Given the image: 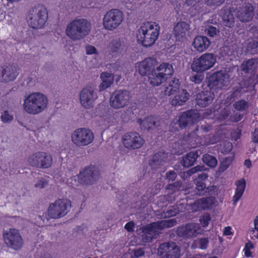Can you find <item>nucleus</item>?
Masks as SVG:
<instances>
[{
  "mask_svg": "<svg viewBox=\"0 0 258 258\" xmlns=\"http://www.w3.org/2000/svg\"><path fill=\"white\" fill-rule=\"evenodd\" d=\"M3 238L6 245L14 250L21 249L23 245V239L19 230L10 228L3 233Z\"/></svg>",
  "mask_w": 258,
  "mask_h": 258,
  "instance_id": "13",
  "label": "nucleus"
},
{
  "mask_svg": "<svg viewBox=\"0 0 258 258\" xmlns=\"http://www.w3.org/2000/svg\"><path fill=\"white\" fill-rule=\"evenodd\" d=\"M177 177L176 173L173 170H170L166 172V177L168 181H173L175 180Z\"/></svg>",
  "mask_w": 258,
  "mask_h": 258,
  "instance_id": "58",
  "label": "nucleus"
},
{
  "mask_svg": "<svg viewBox=\"0 0 258 258\" xmlns=\"http://www.w3.org/2000/svg\"><path fill=\"white\" fill-rule=\"evenodd\" d=\"M210 220V215L208 213H206L200 217L199 221L202 226L205 227L208 225Z\"/></svg>",
  "mask_w": 258,
  "mask_h": 258,
  "instance_id": "52",
  "label": "nucleus"
},
{
  "mask_svg": "<svg viewBox=\"0 0 258 258\" xmlns=\"http://www.w3.org/2000/svg\"><path fill=\"white\" fill-rule=\"evenodd\" d=\"M202 160L205 164L212 168L215 167L217 165V160L216 157L209 154L203 155Z\"/></svg>",
  "mask_w": 258,
  "mask_h": 258,
  "instance_id": "44",
  "label": "nucleus"
},
{
  "mask_svg": "<svg viewBox=\"0 0 258 258\" xmlns=\"http://www.w3.org/2000/svg\"><path fill=\"white\" fill-rule=\"evenodd\" d=\"M182 182L181 181H176L173 183L168 184L166 187V189L171 191V193H175V195L178 196L182 192L181 189Z\"/></svg>",
  "mask_w": 258,
  "mask_h": 258,
  "instance_id": "43",
  "label": "nucleus"
},
{
  "mask_svg": "<svg viewBox=\"0 0 258 258\" xmlns=\"http://www.w3.org/2000/svg\"><path fill=\"white\" fill-rule=\"evenodd\" d=\"M200 117V113L196 109H189L183 112L178 117L176 120L179 127L180 129L185 128L188 125L192 130L190 132H187L188 141H190L192 139L196 138L197 133L199 130V126L196 124Z\"/></svg>",
  "mask_w": 258,
  "mask_h": 258,
  "instance_id": "3",
  "label": "nucleus"
},
{
  "mask_svg": "<svg viewBox=\"0 0 258 258\" xmlns=\"http://www.w3.org/2000/svg\"><path fill=\"white\" fill-rule=\"evenodd\" d=\"M254 8L249 3H245L238 10L237 17L242 22L250 21L254 16Z\"/></svg>",
  "mask_w": 258,
  "mask_h": 258,
  "instance_id": "21",
  "label": "nucleus"
},
{
  "mask_svg": "<svg viewBox=\"0 0 258 258\" xmlns=\"http://www.w3.org/2000/svg\"><path fill=\"white\" fill-rule=\"evenodd\" d=\"M135 223L133 221H130L126 223L124 226L125 230L129 232L134 231Z\"/></svg>",
  "mask_w": 258,
  "mask_h": 258,
  "instance_id": "61",
  "label": "nucleus"
},
{
  "mask_svg": "<svg viewBox=\"0 0 258 258\" xmlns=\"http://www.w3.org/2000/svg\"><path fill=\"white\" fill-rule=\"evenodd\" d=\"M28 22L33 29H40L44 27L48 19L46 8L38 4L31 8L28 12Z\"/></svg>",
  "mask_w": 258,
  "mask_h": 258,
  "instance_id": "5",
  "label": "nucleus"
},
{
  "mask_svg": "<svg viewBox=\"0 0 258 258\" xmlns=\"http://www.w3.org/2000/svg\"><path fill=\"white\" fill-rule=\"evenodd\" d=\"M91 28V23L87 20L75 19L68 24L66 34L73 41L80 40L89 34Z\"/></svg>",
  "mask_w": 258,
  "mask_h": 258,
  "instance_id": "1",
  "label": "nucleus"
},
{
  "mask_svg": "<svg viewBox=\"0 0 258 258\" xmlns=\"http://www.w3.org/2000/svg\"><path fill=\"white\" fill-rule=\"evenodd\" d=\"M71 208V203L66 199H59L49 205L47 210L50 219H59L66 216Z\"/></svg>",
  "mask_w": 258,
  "mask_h": 258,
  "instance_id": "7",
  "label": "nucleus"
},
{
  "mask_svg": "<svg viewBox=\"0 0 258 258\" xmlns=\"http://www.w3.org/2000/svg\"><path fill=\"white\" fill-rule=\"evenodd\" d=\"M204 76L200 73H197L196 75L190 77V80L196 84H200L204 80Z\"/></svg>",
  "mask_w": 258,
  "mask_h": 258,
  "instance_id": "50",
  "label": "nucleus"
},
{
  "mask_svg": "<svg viewBox=\"0 0 258 258\" xmlns=\"http://www.w3.org/2000/svg\"><path fill=\"white\" fill-rule=\"evenodd\" d=\"M208 177L207 173L202 172L198 174L197 177L194 179L196 188L198 190L197 194L200 195H204L206 188V181Z\"/></svg>",
  "mask_w": 258,
  "mask_h": 258,
  "instance_id": "28",
  "label": "nucleus"
},
{
  "mask_svg": "<svg viewBox=\"0 0 258 258\" xmlns=\"http://www.w3.org/2000/svg\"><path fill=\"white\" fill-rule=\"evenodd\" d=\"M224 25L227 27L232 28L235 24L233 15L229 11H226L222 16Z\"/></svg>",
  "mask_w": 258,
  "mask_h": 258,
  "instance_id": "42",
  "label": "nucleus"
},
{
  "mask_svg": "<svg viewBox=\"0 0 258 258\" xmlns=\"http://www.w3.org/2000/svg\"><path fill=\"white\" fill-rule=\"evenodd\" d=\"M254 229L252 230L251 238L258 239V215L254 220Z\"/></svg>",
  "mask_w": 258,
  "mask_h": 258,
  "instance_id": "56",
  "label": "nucleus"
},
{
  "mask_svg": "<svg viewBox=\"0 0 258 258\" xmlns=\"http://www.w3.org/2000/svg\"><path fill=\"white\" fill-rule=\"evenodd\" d=\"M124 146L131 150L141 148L145 143V141L137 132H131L125 133L122 139Z\"/></svg>",
  "mask_w": 258,
  "mask_h": 258,
  "instance_id": "16",
  "label": "nucleus"
},
{
  "mask_svg": "<svg viewBox=\"0 0 258 258\" xmlns=\"http://www.w3.org/2000/svg\"><path fill=\"white\" fill-rule=\"evenodd\" d=\"M148 80L150 84L153 86H158L166 81L161 73L156 71V69L151 71L148 76Z\"/></svg>",
  "mask_w": 258,
  "mask_h": 258,
  "instance_id": "31",
  "label": "nucleus"
},
{
  "mask_svg": "<svg viewBox=\"0 0 258 258\" xmlns=\"http://www.w3.org/2000/svg\"><path fill=\"white\" fill-rule=\"evenodd\" d=\"M141 230L143 234L149 235V237L147 239V241L148 242L151 241L154 235H155L157 232L154 222L142 226L141 228Z\"/></svg>",
  "mask_w": 258,
  "mask_h": 258,
  "instance_id": "36",
  "label": "nucleus"
},
{
  "mask_svg": "<svg viewBox=\"0 0 258 258\" xmlns=\"http://www.w3.org/2000/svg\"><path fill=\"white\" fill-rule=\"evenodd\" d=\"M210 40L206 36L198 35L194 39L192 46L199 52L207 50L211 44Z\"/></svg>",
  "mask_w": 258,
  "mask_h": 258,
  "instance_id": "26",
  "label": "nucleus"
},
{
  "mask_svg": "<svg viewBox=\"0 0 258 258\" xmlns=\"http://www.w3.org/2000/svg\"><path fill=\"white\" fill-rule=\"evenodd\" d=\"M157 254L161 258H180L181 250L174 242H163L158 247Z\"/></svg>",
  "mask_w": 258,
  "mask_h": 258,
  "instance_id": "14",
  "label": "nucleus"
},
{
  "mask_svg": "<svg viewBox=\"0 0 258 258\" xmlns=\"http://www.w3.org/2000/svg\"><path fill=\"white\" fill-rule=\"evenodd\" d=\"M20 68L15 64L4 65L2 67L1 77L2 82H9L14 81L19 74Z\"/></svg>",
  "mask_w": 258,
  "mask_h": 258,
  "instance_id": "19",
  "label": "nucleus"
},
{
  "mask_svg": "<svg viewBox=\"0 0 258 258\" xmlns=\"http://www.w3.org/2000/svg\"><path fill=\"white\" fill-rule=\"evenodd\" d=\"M249 32L252 34L254 37H258V23L251 26Z\"/></svg>",
  "mask_w": 258,
  "mask_h": 258,
  "instance_id": "63",
  "label": "nucleus"
},
{
  "mask_svg": "<svg viewBox=\"0 0 258 258\" xmlns=\"http://www.w3.org/2000/svg\"><path fill=\"white\" fill-rule=\"evenodd\" d=\"M252 141L254 143H258V128H255L252 132Z\"/></svg>",
  "mask_w": 258,
  "mask_h": 258,
  "instance_id": "64",
  "label": "nucleus"
},
{
  "mask_svg": "<svg viewBox=\"0 0 258 258\" xmlns=\"http://www.w3.org/2000/svg\"><path fill=\"white\" fill-rule=\"evenodd\" d=\"M201 154L202 152L200 150L189 152L182 157V165L184 167H189L192 166Z\"/></svg>",
  "mask_w": 258,
  "mask_h": 258,
  "instance_id": "29",
  "label": "nucleus"
},
{
  "mask_svg": "<svg viewBox=\"0 0 258 258\" xmlns=\"http://www.w3.org/2000/svg\"><path fill=\"white\" fill-rule=\"evenodd\" d=\"M216 62V56L212 53H205L197 58H194L190 66L196 73H203L212 68Z\"/></svg>",
  "mask_w": 258,
  "mask_h": 258,
  "instance_id": "8",
  "label": "nucleus"
},
{
  "mask_svg": "<svg viewBox=\"0 0 258 258\" xmlns=\"http://www.w3.org/2000/svg\"><path fill=\"white\" fill-rule=\"evenodd\" d=\"M225 0H205V4L213 9L221 6Z\"/></svg>",
  "mask_w": 258,
  "mask_h": 258,
  "instance_id": "48",
  "label": "nucleus"
},
{
  "mask_svg": "<svg viewBox=\"0 0 258 258\" xmlns=\"http://www.w3.org/2000/svg\"><path fill=\"white\" fill-rule=\"evenodd\" d=\"M109 52L112 56H115L119 54L123 50V46L121 41L118 40H113L109 46Z\"/></svg>",
  "mask_w": 258,
  "mask_h": 258,
  "instance_id": "38",
  "label": "nucleus"
},
{
  "mask_svg": "<svg viewBox=\"0 0 258 258\" xmlns=\"http://www.w3.org/2000/svg\"><path fill=\"white\" fill-rule=\"evenodd\" d=\"M123 14L117 9L107 11L103 18V26L105 29L112 31L117 28L122 22Z\"/></svg>",
  "mask_w": 258,
  "mask_h": 258,
  "instance_id": "10",
  "label": "nucleus"
},
{
  "mask_svg": "<svg viewBox=\"0 0 258 258\" xmlns=\"http://www.w3.org/2000/svg\"><path fill=\"white\" fill-rule=\"evenodd\" d=\"M204 169V166L198 165L188 170L186 173L188 176H191L198 171H203Z\"/></svg>",
  "mask_w": 258,
  "mask_h": 258,
  "instance_id": "55",
  "label": "nucleus"
},
{
  "mask_svg": "<svg viewBox=\"0 0 258 258\" xmlns=\"http://www.w3.org/2000/svg\"><path fill=\"white\" fill-rule=\"evenodd\" d=\"M202 0H185V3L187 6H191V9H194L198 13L203 12L201 5H203Z\"/></svg>",
  "mask_w": 258,
  "mask_h": 258,
  "instance_id": "46",
  "label": "nucleus"
},
{
  "mask_svg": "<svg viewBox=\"0 0 258 258\" xmlns=\"http://www.w3.org/2000/svg\"><path fill=\"white\" fill-rule=\"evenodd\" d=\"M209 240L208 237H201L195 240L191 244V248L206 249L208 247Z\"/></svg>",
  "mask_w": 258,
  "mask_h": 258,
  "instance_id": "40",
  "label": "nucleus"
},
{
  "mask_svg": "<svg viewBox=\"0 0 258 258\" xmlns=\"http://www.w3.org/2000/svg\"><path fill=\"white\" fill-rule=\"evenodd\" d=\"M157 62L156 59L152 57H147L139 63L138 69L139 74L142 76H146L151 73Z\"/></svg>",
  "mask_w": 258,
  "mask_h": 258,
  "instance_id": "23",
  "label": "nucleus"
},
{
  "mask_svg": "<svg viewBox=\"0 0 258 258\" xmlns=\"http://www.w3.org/2000/svg\"><path fill=\"white\" fill-rule=\"evenodd\" d=\"M167 155L164 152L155 153L149 161V165L152 169H157L166 161Z\"/></svg>",
  "mask_w": 258,
  "mask_h": 258,
  "instance_id": "27",
  "label": "nucleus"
},
{
  "mask_svg": "<svg viewBox=\"0 0 258 258\" xmlns=\"http://www.w3.org/2000/svg\"><path fill=\"white\" fill-rule=\"evenodd\" d=\"M213 200L211 197L202 198L190 204V209L192 212L209 209L214 204Z\"/></svg>",
  "mask_w": 258,
  "mask_h": 258,
  "instance_id": "24",
  "label": "nucleus"
},
{
  "mask_svg": "<svg viewBox=\"0 0 258 258\" xmlns=\"http://www.w3.org/2000/svg\"><path fill=\"white\" fill-rule=\"evenodd\" d=\"M156 71L163 76L164 79L166 80L168 78L170 77L174 73L173 68L171 64L168 62H163L161 63L156 68Z\"/></svg>",
  "mask_w": 258,
  "mask_h": 258,
  "instance_id": "33",
  "label": "nucleus"
},
{
  "mask_svg": "<svg viewBox=\"0 0 258 258\" xmlns=\"http://www.w3.org/2000/svg\"><path fill=\"white\" fill-rule=\"evenodd\" d=\"M27 162L32 167L47 169L51 166L53 161L52 156L48 153L38 151L30 155Z\"/></svg>",
  "mask_w": 258,
  "mask_h": 258,
  "instance_id": "9",
  "label": "nucleus"
},
{
  "mask_svg": "<svg viewBox=\"0 0 258 258\" xmlns=\"http://www.w3.org/2000/svg\"><path fill=\"white\" fill-rule=\"evenodd\" d=\"M130 98V93L128 91L115 90L110 97V105L116 109L123 108L129 104Z\"/></svg>",
  "mask_w": 258,
  "mask_h": 258,
  "instance_id": "15",
  "label": "nucleus"
},
{
  "mask_svg": "<svg viewBox=\"0 0 258 258\" xmlns=\"http://www.w3.org/2000/svg\"><path fill=\"white\" fill-rule=\"evenodd\" d=\"M201 227L199 224L189 222L179 226L176 231L178 236L184 239H191L196 237L200 233Z\"/></svg>",
  "mask_w": 258,
  "mask_h": 258,
  "instance_id": "17",
  "label": "nucleus"
},
{
  "mask_svg": "<svg viewBox=\"0 0 258 258\" xmlns=\"http://www.w3.org/2000/svg\"><path fill=\"white\" fill-rule=\"evenodd\" d=\"M229 77L222 71H217L211 75L208 79L207 86L211 91L217 92L229 83Z\"/></svg>",
  "mask_w": 258,
  "mask_h": 258,
  "instance_id": "11",
  "label": "nucleus"
},
{
  "mask_svg": "<svg viewBox=\"0 0 258 258\" xmlns=\"http://www.w3.org/2000/svg\"><path fill=\"white\" fill-rule=\"evenodd\" d=\"M177 195L175 193H170L164 196V200L168 202L169 203H172L176 200Z\"/></svg>",
  "mask_w": 258,
  "mask_h": 258,
  "instance_id": "57",
  "label": "nucleus"
},
{
  "mask_svg": "<svg viewBox=\"0 0 258 258\" xmlns=\"http://www.w3.org/2000/svg\"><path fill=\"white\" fill-rule=\"evenodd\" d=\"M231 160L229 158H226L222 162L220 165V168L225 170L228 168L231 164Z\"/></svg>",
  "mask_w": 258,
  "mask_h": 258,
  "instance_id": "60",
  "label": "nucleus"
},
{
  "mask_svg": "<svg viewBox=\"0 0 258 258\" xmlns=\"http://www.w3.org/2000/svg\"><path fill=\"white\" fill-rule=\"evenodd\" d=\"M241 90V87H238L233 90L232 91L230 92V94L227 97V99H228L231 102H233L236 98L240 96Z\"/></svg>",
  "mask_w": 258,
  "mask_h": 258,
  "instance_id": "49",
  "label": "nucleus"
},
{
  "mask_svg": "<svg viewBox=\"0 0 258 258\" xmlns=\"http://www.w3.org/2000/svg\"><path fill=\"white\" fill-rule=\"evenodd\" d=\"M190 25L185 22L180 21L174 26L173 31L175 37L179 41L185 39L189 33Z\"/></svg>",
  "mask_w": 258,
  "mask_h": 258,
  "instance_id": "25",
  "label": "nucleus"
},
{
  "mask_svg": "<svg viewBox=\"0 0 258 258\" xmlns=\"http://www.w3.org/2000/svg\"><path fill=\"white\" fill-rule=\"evenodd\" d=\"M256 66V60L254 58H250L243 61L241 65V70L245 73L252 72Z\"/></svg>",
  "mask_w": 258,
  "mask_h": 258,
  "instance_id": "39",
  "label": "nucleus"
},
{
  "mask_svg": "<svg viewBox=\"0 0 258 258\" xmlns=\"http://www.w3.org/2000/svg\"><path fill=\"white\" fill-rule=\"evenodd\" d=\"M1 118L2 122L6 123L10 122L13 119L14 117L13 115L9 113L8 111L5 110L2 113Z\"/></svg>",
  "mask_w": 258,
  "mask_h": 258,
  "instance_id": "51",
  "label": "nucleus"
},
{
  "mask_svg": "<svg viewBox=\"0 0 258 258\" xmlns=\"http://www.w3.org/2000/svg\"><path fill=\"white\" fill-rule=\"evenodd\" d=\"M180 86L179 80L174 78L169 83L168 85L165 87L164 90L165 95L170 96L179 90Z\"/></svg>",
  "mask_w": 258,
  "mask_h": 258,
  "instance_id": "37",
  "label": "nucleus"
},
{
  "mask_svg": "<svg viewBox=\"0 0 258 258\" xmlns=\"http://www.w3.org/2000/svg\"><path fill=\"white\" fill-rule=\"evenodd\" d=\"M214 96V92L203 90L197 94L196 98V103L200 107H207L212 103Z\"/></svg>",
  "mask_w": 258,
  "mask_h": 258,
  "instance_id": "22",
  "label": "nucleus"
},
{
  "mask_svg": "<svg viewBox=\"0 0 258 258\" xmlns=\"http://www.w3.org/2000/svg\"><path fill=\"white\" fill-rule=\"evenodd\" d=\"M219 141V137L213 134H210L206 139V142L207 144H214L218 142Z\"/></svg>",
  "mask_w": 258,
  "mask_h": 258,
  "instance_id": "54",
  "label": "nucleus"
},
{
  "mask_svg": "<svg viewBox=\"0 0 258 258\" xmlns=\"http://www.w3.org/2000/svg\"><path fill=\"white\" fill-rule=\"evenodd\" d=\"M233 107L236 110L243 111L248 108L249 104L245 100L241 99L235 101L233 104Z\"/></svg>",
  "mask_w": 258,
  "mask_h": 258,
  "instance_id": "45",
  "label": "nucleus"
},
{
  "mask_svg": "<svg viewBox=\"0 0 258 258\" xmlns=\"http://www.w3.org/2000/svg\"><path fill=\"white\" fill-rule=\"evenodd\" d=\"M257 47L258 41L252 40L247 44L246 52L251 54H255L257 53Z\"/></svg>",
  "mask_w": 258,
  "mask_h": 258,
  "instance_id": "47",
  "label": "nucleus"
},
{
  "mask_svg": "<svg viewBox=\"0 0 258 258\" xmlns=\"http://www.w3.org/2000/svg\"><path fill=\"white\" fill-rule=\"evenodd\" d=\"M100 78L102 82L99 86V91L108 88L113 82L114 76L111 73L103 72L101 74Z\"/></svg>",
  "mask_w": 258,
  "mask_h": 258,
  "instance_id": "35",
  "label": "nucleus"
},
{
  "mask_svg": "<svg viewBox=\"0 0 258 258\" xmlns=\"http://www.w3.org/2000/svg\"><path fill=\"white\" fill-rule=\"evenodd\" d=\"M183 207V203H178L176 205L170 207L167 210L162 211L160 214H158L159 218L161 219H166L171 217L175 216L178 214L182 211L181 208L179 207Z\"/></svg>",
  "mask_w": 258,
  "mask_h": 258,
  "instance_id": "30",
  "label": "nucleus"
},
{
  "mask_svg": "<svg viewBox=\"0 0 258 258\" xmlns=\"http://www.w3.org/2000/svg\"><path fill=\"white\" fill-rule=\"evenodd\" d=\"M48 99L45 95L39 92L29 95L24 100V110L30 114H37L47 107Z\"/></svg>",
  "mask_w": 258,
  "mask_h": 258,
  "instance_id": "4",
  "label": "nucleus"
},
{
  "mask_svg": "<svg viewBox=\"0 0 258 258\" xmlns=\"http://www.w3.org/2000/svg\"><path fill=\"white\" fill-rule=\"evenodd\" d=\"M160 27L156 22L144 23L138 30V40L145 47L152 46L157 40L160 33Z\"/></svg>",
  "mask_w": 258,
  "mask_h": 258,
  "instance_id": "2",
  "label": "nucleus"
},
{
  "mask_svg": "<svg viewBox=\"0 0 258 258\" xmlns=\"http://www.w3.org/2000/svg\"><path fill=\"white\" fill-rule=\"evenodd\" d=\"M145 254V251L143 248H139L134 250V255L135 257L139 258Z\"/></svg>",
  "mask_w": 258,
  "mask_h": 258,
  "instance_id": "62",
  "label": "nucleus"
},
{
  "mask_svg": "<svg viewBox=\"0 0 258 258\" xmlns=\"http://www.w3.org/2000/svg\"><path fill=\"white\" fill-rule=\"evenodd\" d=\"M189 95L185 89L182 90L178 95H176L171 101L172 105L174 106H181L188 99Z\"/></svg>",
  "mask_w": 258,
  "mask_h": 258,
  "instance_id": "34",
  "label": "nucleus"
},
{
  "mask_svg": "<svg viewBox=\"0 0 258 258\" xmlns=\"http://www.w3.org/2000/svg\"><path fill=\"white\" fill-rule=\"evenodd\" d=\"M73 143L78 147H84L91 144L94 140V134L91 130L86 128H79L72 134Z\"/></svg>",
  "mask_w": 258,
  "mask_h": 258,
  "instance_id": "12",
  "label": "nucleus"
},
{
  "mask_svg": "<svg viewBox=\"0 0 258 258\" xmlns=\"http://www.w3.org/2000/svg\"><path fill=\"white\" fill-rule=\"evenodd\" d=\"M162 121L161 117L156 115H150L145 118L144 119L141 118L138 119V122L140 125L148 131L151 130H159V127L161 125Z\"/></svg>",
  "mask_w": 258,
  "mask_h": 258,
  "instance_id": "20",
  "label": "nucleus"
},
{
  "mask_svg": "<svg viewBox=\"0 0 258 258\" xmlns=\"http://www.w3.org/2000/svg\"><path fill=\"white\" fill-rule=\"evenodd\" d=\"M206 32L208 36L211 37H214L219 33V30L213 26H209L206 28Z\"/></svg>",
  "mask_w": 258,
  "mask_h": 258,
  "instance_id": "53",
  "label": "nucleus"
},
{
  "mask_svg": "<svg viewBox=\"0 0 258 258\" xmlns=\"http://www.w3.org/2000/svg\"><path fill=\"white\" fill-rule=\"evenodd\" d=\"M48 184L47 181L44 178H41L37 183L35 184V187L39 188H44Z\"/></svg>",
  "mask_w": 258,
  "mask_h": 258,
  "instance_id": "59",
  "label": "nucleus"
},
{
  "mask_svg": "<svg viewBox=\"0 0 258 258\" xmlns=\"http://www.w3.org/2000/svg\"><path fill=\"white\" fill-rule=\"evenodd\" d=\"M235 185L236 188L233 197L234 204H236L243 195L246 186V181L244 178H241L235 182Z\"/></svg>",
  "mask_w": 258,
  "mask_h": 258,
  "instance_id": "32",
  "label": "nucleus"
},
{
  "mask_svg": "<svg viewBox=\"0 0 258 258\" xmlns=\"http://www.w3.org/2000/svg\"><path fill=\"white\" fill-rule=\"evenodd\" d=\"M97 98V93L91 87H85L80 93V102L82 105L86 108L92 107Z\"/></svg>",
  "mask_w": 258,
  "mask_h": 258,
  "instance_id": "18",
  "label": "nucleus"
},
{
  "mask_svg": "<svg viewBox=\"0 0 258 258\" xmlns=\"http://www.w3.org/2000/svg\"><path fill=\"white\" fill-rule=\"evenodd\" d=\"M99 172L94 166L85 167L84 170L80 171L79 175L71 178V183L74 186L82 185H92L98 179Z\"/></svg>",
  "mask_w": 258,
  "mask_h": 258,
  "instance_id": "6",
  "label": "nucleus"
},
{
  "mask_svg": "<svg viewBox=\"0 0 258 258\" xmlns=\"http://www.w3.org/2000/svg\"><path fill=\"white\" fill-rule=\"evenodd\" d=\"M157 231L158 230H162L166 228H170L173 227L176 223L175 219H171L166 220H162L154 222Z\"/></svg>",
  "mask_w": 258,
  "mask_h": 258,
  "instance_id": "41",
  "label": "nucleus"
}]
</instances>
